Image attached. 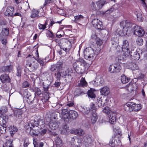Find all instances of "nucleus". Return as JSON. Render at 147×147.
Returning <instances> with one entry per match:
<instances>
[{
  "mask_svg": "<svg viewBox=\"0 0 147 147\" xmlns=\"http://www.w3.org/2000/svg\"><path fill=\"white\" fill-rule=\"evenodd\" d=\"M122 50L123 54L125 56H127L130 55L131 59L134 60H138L140 59V54L136 51L133 50L130 52L129 43L126 40L123 42Z\"/></svg>",
  "mask_w": 147,
  "mask_h": 147,
  "instance_id": "obj_1",
  "label": "nucleus"
},
{
  "mask_svg": "<svg viewBox=\"0 0 147 147\" xmlns=\"http://www.w3.org/2000/svg\"><path fill=\"white\" fill-rule=\"evenodd\" d=\"M120 26L123 28L122 31H118V34L120 36H129L132 32L133 25L127 21H123L120 23Z\"/></svg>",
  "mask_w": 147,
  "mask_h": 147,
  "instance_id": "obj_2",
  "label": "nucleus"
},
{
  "mask_svg": "<svg viewBox=\"0 0 147 147\" xmlns=\"http://www.w3.org/2000/svg\"><path fill=\"white\" fill-rule=\"evenodd\" d=\"M74 67L76 71L79 74L84 73L87 68L89 67V64L84 59H80L79 61L75 62L73 64Z\"/></svg>",
  "mask_w": 147,
  "mask_h": 147,
  "instance_id": "obj_3",
  "label": "nucleus"
},
{
  "mask_svg": "<svg viewBox=\"0 0 147 147\" xmlns=\"http://www.w3.org/2000/svg\"><path fill=\"white\" fill-rule=\"evenodd\" d=\"M62 117L64 119H75L78 117V113L74 110H71L69 112L66 109H63L62 110Z\"/></svg>",
  "mask_w": 147,
  "mask_h": 147,
  "instance_id": "obj_4",
  "label": "nucleus"
},
{
  "mask_svg": "<svg viewBox=\"0 0 147 147\" xmlns=\"http://www.w3.org/2000/svg\"><path fill=\"white\" fill-rule=\"evenodd\" d=\"M103 111L106 114H108L109 122L111 124H114L116 122V113L109 109V107H106L103 109Z\"/></svg>",
  "mask_w": 147,
  "mask_h": 147,
  "instance_id": "obj_5",
  "label": "nucleus"
},
{
  "mask_svg": "<svg viewBox=\"0 0 147 147\" xmlns=\"http://www.w3.org/2000/svg\"><path fill=\"white\" fill-rule=\"evenodd\" d=\"M85 59L89 60L94 59L95 53L94 50L91 48H86L84 52Z\"/></svg>",
  "mask_w": 147,
  "mask_h": 147,
  "instance_id": "obj_6",
  "label": "nucleus"
},
{
  "mask_svg": "<svg viewBox=\"0 0 147 147\" xmlns=\"http://www.w3.org/2000/svg\"><path fill=\"white\" fill-rule=\"evenodd\" d=\"M73 70L71 68H68L62 72V77H65V80L67 82H71L72 78L71 74Z\"/></svg>",
  "mask_w": 147,
  "mask_h": 147,
  "instance_id": "obj_7",
  "label": "nucleus"
},
{
  "mask_svg": "<svg viewBox=\"0 0 147 147\" xmlns=\"http://www.w3.org/2000/svg\"><path fill=\"white\" fill-rule=\"evenodd\" d=\"M132 32H134L135 35L139 37H142L145 34V32L143 29L135 24L133 25V28H132L131 33Z\"/></svg>",
  "mask_w": 147,
  "mask_h": 147,
  "instance_id": "obj_8",
  "label": "nucleus"
},
{
  "mask_svg": "<svg viewBox=\"0 0 147 147\" xmlns=\"http://www.w3.org/2000/svg\"><path fill=\"white\" fill-rule=\"evenodd\" d=\"M121 67L119 63H116L113 65H110L109 68V71L111 73H117L120 71L121 70Z\"/></svg>",
  "mask_w": 147,
  "mask_h": 147,
  "instance_id": "obj_9",
  "label": "nucleus"
},
{
  "mask_svg": "<svg viewBox=\"0 0 147 147\" xmlns=\"http://www.w3.org/2000/svg\"><path fill=\"white\" fill-rule=\"evenodd\" d=\"M92 23L94 27L98 29L101 30L102 28V23L97 19H93Z\"/></svg>",
  "mask_w": 147,
  "mask_h": 147,
  "instance_id": "obj_10",
  "label": "nucleus"
},
{
  "mask_svg": "<svg viewBox=\"0 0 147 147\" xmlns=\"http://www.w3.org/2000/svg\"><path fill=\"white\" fill-rule=\"evenodd\" d=\"M59 125L58 121L54 119L51 120L49 123V126L51 129L55 130L58 128Z\"/></svg>",
  "mask_w": 147,
  "mask_h": 147,
  "instance_id": "obj_11",
  "label": "nucleus"
},
{
  "mask_svg": "<svg viewBox=\"0 0 147 147\" xmlns=\"http://www.w3.org/2000/svg\"><path fill=\"white\" fill-rule=\"evenodd\" d=\"M134 103L128 102L124 105V109L127 111L131 112L134 111Z\"/></svg>",
  "mask_w": 147,
  "mask_h": 147,
  "instance_id": "obj_12",
  "label": "nucleus"
},
{
  "mask_svg": "<svg viewBox=\"0 0 147 147\" xmlns=\"http://www.w3.org/2000/svg\"><path fill=\"white\" fill-rule=\"evenodd\" d=\"M109 144L111 146L117 147L121 146V143L119 139H118L117 140L115 139V138H114L112 139L111 141L109 143Z\"/></svg>",
  "mask_w": 147,
  "mask_h": 147,
  "instance_id": "obj_13",
  "label": "nucleus"
},
{
  "mask_svg": "<svg viewBox=\"0 0 147 147\" xmlns=\"http://www.w3.org/2000/svg\"><path fill=\"white\" fill-rule=\"evenodd\" d=\"M83 140L85 146H88L91 145L92 141L90 136L88 135H86L83 138Z\"/></svg>",
  "mask_w": 147,
  "mask_h": 147,
  "instance_id": "obj_14",
  "label": "nucleus"
},
{
  "mask_svg": "<svg viewBox=\"0 0 147 147\" xmlns=\"http://www.w3.org/2000/svg\"><path fill=\"white\" fill-rule=\"evenodd\" d=\"M40 122L43 123V121L42 120L40 119L39 120L37 119L35 120L34 119V120H32L30 121V123H28L27 127H28L29 124H30V126H32L34 127L35 126H37L38 125H40L41 124H40Z\"/></svg>",
  "mask_w": 147,
  "mask_h": 147,
  "instance_id": "obj_15",
  "label": "nucleus"
},
{
  "mask_svg": "<svg viewBox=\"0 0 147 147\" xmlns=\"http://www.w3.org/2000/svg\"><path fill=\"white\" fill-rule=\"evenodd\" d=\"M14 11V8L11 6H8L4 12V15L6 16H13V13Z\"/></svg>",
  "mask_w": 147,
  "mask_h": 147,
  "instance_id": "obj_16",
  "label": "nucleus"
},
{
  "mask_svg": "<svg viewBox=\"0 0 147 147\" xmlns=\"http://www.w3.org/2000/svg\"><path fill=\"white\" fill-rule=\"evenodd\" d=\"M8 117L7 116L5 115L2 117H0V125H4L5 127H7V123L8 121Z\"/></svg>",
  "mask_w": 147,
  "mask_h": 147,
  "instance_id": "obj_17",
  "label": "nucleus"
},
{
  "mask_svg": "<svg viewBox=\"0 0 147 147\" xmlns=\"http://www.w3.org/2000/svg\"><path fill=\"white\" fill-rule=\"evenodd\" d=\"M71 133L75 135L82 136L84 134V132L82 129H78L74 130H72Z\"/></svg>",
  "mask_w": 147,
  "mask_h": 147,
  "instance_id": "obj_18",
  "label": "nucleus"
},
{
  "mask_svg": "<svg viewBox=\"0 0 147 147\" xmlns=\"http://www.w3.org/2000/svg\"><path fill=\"white\" fill-rule=\"evenodd\" d=\"M100 92L101 94L107 96L110 93L109 89L107 86L104 87L100 89Z\"/></svg>",
  "mask_w": 147,
  "mask_h": 147,
  "instance_id": "obj_19",
  "label": "nucleus"
},
{
  "mask_svg": "<svg viewBox=\"0 0 147 147\" xmlns=\"http://www.w3.org/2000/svg\"><path fill=\"white\" fill-rule=\"evenodd\" d=\"M65 47H63L62 48L61 47V48L66 52H68L71 47V44L70 42L69 41H67L66 42H65Z\"/></svg>",
  "mask_w": 147,
  "mask_h": 147,
  "instance_id": "obj_20",
  "label": "nucleus"
},
{
  "mask_svg": "<svg viewBox=\"0 0 147 147\" xmlns=\"http://www.w3.org/2000/svg\"><path fill=\"white\" fill-rule=\"evenodd\" d=\"M9 33V28H3L0 33V36L7 37Z\"/></svg>",
  "mask_w": 147,
  "mask_h": 147,
  "instance_id": "obj_21",
  "label": "nucleus"
},
{
  "mask_svg": "<svg viewBox=\"0 0 147 147\" xmlns=\"http://www.w3.org/2000/svg\"><path fill=\"white\" fill-rule=\"evenodd\" d=\"M0 79L3 83L9 82L10 80L9 77L6 74L1 75L0 77Z\"/></svg>",
  "mask_w": 147,
  "mask_h": 147,
  "instance_id": "obj_22",
  "label": "nucleus"
},
{
  "mask_svg": "<svg viewBox=\"0 0 147 147\" xmlns=\"http://www.w3.org/2000/svg\"><path fill=\"white\" fill-rule=\"evenodd\" d=\"M13 68V66L10 65L3 67L2 68V69L4 71L6 72H10L12 71Z\"/></svg>",
  "mask_w": 147,
  "mask_h": 147,
  "instance_id": "obj_23",
  "label": "nucleus"
},
{
  "mask_svg": "<svg viewBox=\"0 0 147 147\" xmlns=\"http://www.w3.org/2000/svg\"><path fill=\"white\" fill-rule=\"evenodd\" d=\"M8 128L11 136H12V135H13L18 130L17 127L14 125L9 126Z\"/></svg>",
  "mask_w": 147,
  "mask_h": 147,
  "instance_id": "obj_24",
  "label": "nucleus"
},
{
  "mask_svg": "<svg viewBox=\"0 0 147 147\" xmlns=\"http://www.w3.org/2000/svg\"><path fill=\"white\" fill-rule=\"evenodd\" d=\"M87 85V82L86 81L84 78H82L78 84L79 86L84 87Z\"/></svg>",
  "mask_w": 147,
  "mask_h": 147,
  "instance_id": "obj_25",
  "label": "nucleus"
},
{
  "mask_svg": "<svg viewBox=\"0 0 147 147\" xmlns=\"http://www.w3.org/2000/svg\"><path fill=\"white\" fill-rule=\"evenodd\" d=\"M56 145L57 147H61L63 144L61 140L59 137H57L55 140Z\"/></svg>",
  "mask_w": 147,
  "mask_h": 147,
  "instance_id": "obj_26",
  "label": "nucleus"
},
{
  "mask_svg": "<svg viewBox=\"0 0 147 147\" xmlns=\"http://www.w3.org/2000/svg\"><path fill=\"white\" fill-rule=\"evenodd\" d=\"M0 41L2 44L3 45V47L5 49L6 47V45L7 44V37L0 36Z\"/></svg>",
  "mask_w": 147,
  "mask_h": 147,
  "instance_id": "obj_27",
  "label": "nucleus"
},
{
  "mask_svg": "<svg viewBox=\"0 0 147 147\" xmlns=\"http://www.w3.org/2000/svg\"><path fill=\"white\" fill-rule=\"evenodd\" d=\"M35 98V96L30 95L27 97L26 101L29 104H31L33 103V102Z\"/></svg>",
  "mask_w": 147,
  "mask_h": 147,
  "instance_id": "obj_28",
  "label": "nucleus"
},
{
  "mask_svg": "<svg viewBox=\"0 0 147 147\" xmlns=\"http://www.w3.org/2000/svg\"><path fill=\"white\" fill-rule=\"evenodd\" d=\"M48 21H49L48 20H46L45 23L43 24L39 23L38 25L39 29L40 30H44L46 28V26L47 24Z\"/></svg>",
  "mask_w": 147,
  "mask_h": 147,
  "instance_id": "obj_29",
  "label": "nucleus"
},
{
  "mask_svg": "<svg viewBox=\"0 0 147 147\" xmlns=\"http://www.w3.org/2000/svg\"><path fill=\"white\" fill-rule=\"evenodd\" d=\"M13 140L10 139L9 140H7L5 144L3 146V147H13L12 144Z\"/></svg>",
  "mask_w": 147,
  "mask_h": 147,
  "instance_id": "obj_30",
  "label": "nucleus"
},
{
  "mask_svg": "<svg viewBox=\"0 0 147 147\" xmlns=\"http://www.w3.org/2000/svg\"><path fill=\"white\" fill-rule=\"evenodd\" d=\"M74 22L77 23L82 20L84 18V17L81 15H78L74 16Z\"/></svg>",
  "mask_w": 147,
  "mask_h": 147,
  "instance_id": "obj_31",
  "label": "nucleus"
},
{
  "mask_svg": "<svg viewBox=\"0 0 147 147\" xmlns=\"http://www.w3.org/2000/svg\"><path fill=\"white\" fill-rule=\"evenodd\" d=\"M113 47L116 48L118 46V42L117 39L115 38H112L111 40Z\"/></svg>",
  "mask_w": 147,
  "mask_h": 147,
  "instance_id": "obj_32",
  "label": "nucleus"
},
{
  "mask_svg": "<svg viewBox=\"0 0 147 147\" xmlns=\"http://www.w3.org/2000/svg\"><path fill=\"white\" fill-rule=\"evenodd\" d=\"M39 12V11L38 10L34 9V10L32 12L30 17L32 18L38 17V13Z\"/></svg>",
  "mask_w": 147,
  "mask_h": 147,
  "instance_id": "obj_33",
  "label": "nucleus"
},
{
  "mask_svg": "<svg viewBox=\"0 0 147 147\" xmlns=\"http://www.w3.org/2000/svg\"><path fill=\"white\" fill-rule=\"evenodd\" d=\"M105 0H99L96 2L97 6L98 9L101 8L105 3Z\"/></svg>",
  "mask_w": 147,
  "mask_h": 147,
  "instance_id": "obj_34",
  "label": "nucleus"
},
{
  "mask_svg": "<svg viewBox=\"0 0 147 147\" xmlns=\"http://www.w3.org/2000/svg\"><path fill=\"white\" fill-rule=\"evenodd\" d=\"M80 111L84 115H87L90 112V110L87 109V108H84V107H81L80 108Z\"/></svg>",
  "mask_w": 147,
  "mask_h": 147,
  "instance_id": "obj_35",
  "label": "nucleus"
},
{
  "mask_svg": "<svg viewBox=\"0 0 147 147\" xmlns=\"http://www.w3.org/2000/svg\"><path fill=\"white\" fill-rule=\"evenodd\" d=\"M97 118L96 113H93L91 117V122L92 124H94L96 121Z\"/></svg>",
  "mask_w": 147,
  "mask_h": 147,
  "instance_id": "obj_36",
  "label": "nucleus"
},
{
  "mask_svg": "<svg viewBox=\"0 0 147 147\" xmlns=\"http://www.w3.org/2000/svg\"><path fill=\"white\" fill-rule=\"evenodd\" d=\"M143 40L141 37H139L137 38L136 42L138 46H142L143 45Z\"/></svg>",
  "mask_w": 147,
  "mask_h": 147,
  "instance_id": "obj_37",
  "label": "nucleus"
},
{
  "mask_svg": "<svg viewBox=\"0 0 147 147\" xmlns=\"http://www.w3.org/2000/svg\"><path fill=\"white\" fill-rule=\"evenodd\" d=\"M62 20L59 21L55 22L54 20H51L50 22L49 25H48L49 26V28H51L55 24L58 23L59 25L61 24L62 21Z\"/></svg>",
  "mask_w": 147,
  "mask_h": 147,
  "instance_id": "obj_38",
  "label": "nucleus"
},
{
  "mask_svg": "<svg viewBox=\"0 0 147 147\" xmlns=\"http://www.w3.org/2000/svg\"><path fill=\"white\" fill-rule=\"evenodd\" d=\"M16 75L18 76H20L22 73V69L21 66L18 65L16 67Z\"/></svg>",
  "mask_w": 147,
  "mask_h": 147,
  "instance_id": "obj_39",
  "label": "nucleus"
},
{
  "mask_svg": "<svg viewBox=\"0 0 147 147\" xmlns=\"http://www.w3.org/2000/svg\"><path fill=\"white\" fill-rule=\"evenodd\" d=\"M129 79L124 75H123L121 76V82L123 84L127 83L129 81Z\"/></svg>",
  "mask_w": 147,
  "mask_h": 147,
  "instance_id": "obj_40",
  "label": "nucleus"
},
{
  "mask_svg": "<svg viewBox=\"0 0 147 147\" xmlns=\"http://www.w3.org/2000/svg\"><path fill=\"white\" fill-rule=\"evenodd\" d=\"M47 37L53 39L55 37V35L50 30L47 31L46 33Z\"/></svg>",
  "mask_w": 147,
  "mask_h": 147,
  "instance_id": "obj_41",
  "label": "nucleus"
},
{
  "mask_svg": "<svg viewBox=\"0 0 147 147\" xmlns=\"http://www.w3.org/2000/svg\"><path fill=\"white\" fill-rule=\"evenodd\" d=\"M60 69V66L58 65H52L51 70L52 71H56Z\"/></svg>",
  "mask_w": 147,
  "mask_h": 147,
  "instance_id": "obj_42",
  "label": "nucleus"
},
{
  "mask_svg": "<svg viewBox=\"0 0 147 147\" xmlns=\"http://www.w3.org/2000/svg\"><path fill=\"white\" fill-rule=\"evenodd\" d=\"M88 95L89 97L92 98H95L96 95L94 93L93 91L91 89L88 91Z\"/></svg>",
  "mask_w": 147,
  "mask_h": 147,
  "instance_id": "obj_43",
  "label": "nucleus"
},
{
  "mask_svg": "<svg viewBox=\"0 0 147 147\" xmlns=\"http://www.w3.org/2000/svg\"><path fill=\"white\" fill-rule=\"evenodd\" d=\"M27 127L28 128L29 127L30 128V134L31 136H36L37 134V133L36 131L32 129V128L30 127V124H29L28 125V127Z\"/></svg>",
  "mask_w": 147,
  "mask_h": 147,
  "instance_id": "obj_44",
  "label": "nucleus"
},
{
  "mask_svg": "<svg viewBox=\"0 0 147 147\" xmlns=\"http://www.w3.org/2000/svg\"><path fill=\"white\" fill-rule=\"evenodd\" d=\"M134 111H137L140 110L141 108V105L140 104H136L134 103Z\"/></svg>",
  "mask_w": 147,
  "mask_h": 147,
  "instance_id": "obj_45",
  "label": "nucleus"
},
{
  "mask_svg": "<svg viewBox=\"0 0 147 147\" xmlns=\"http://www.w3.org/2000/svg\"><path fill=\"white\" fill-rule=\"evenodd\" d=\"M35 92V94H36L38 96L40 95L42 93L40 89L38 87H35L33 91Z\"/></svg>",
  "mask_w": 147,
  "mask_h": 147,
  "instance_id": "obj_46",
  "label": "nucleus"
},
{
  "mask_svg": "<svg viewBox=\"0 0 147 147\" xmlns=\"http://www.w3.org/2000/svg\"><path fill=\"white\" fill-rule=\"evenodd\" d=\"M90 109L91 110H90V112L91 111H92L93 113H96V108L95 107L94 104L93 103H91L90 105Z\"/></svg>",
  "mask_w": 147,
  "mask_h": 147,
  "instance_id": "obj_47",
  "label": "nucleus"
},
{
  "mask_svg": "<svg viewBox=\"0 0 147 147\" xmlns=\"http://www.w3.org/2000/svg\"><path fill=\"white\" fill-rule=\"evenodd\" d=\"M96 42L97 45L99 46H101L103 43L102 40L98 37L96 38Z\"/></svg>",
  "mask_w": 147,
  "mask_h": 147,
  "instance_id": "obj_48",
  "label": "nucleus"
},
{
  "mask_svg": "<svg viewBox=\"0 0 147 147\" xmlns=\"http://www.w3.org/2000/svg\"><path fill=\"white\" fill-rule=\"evenodd\" d=\"M7 127H5L4 125H1L0 127V133L3 134L6 132V128Z\"/></svg>",
  "mask_w": 147,
  "mask_h": 147,
  "instance_id": "obj_49",
  "label": "nucleus"
},
{
  "mask_svg": "<svg viewBox=\"0 0 147 147\" xmlns=\"http://www.w3.org/2000/svg\"><path fill=\"white\" fill-rule=\"evenodd\" d=\"M62 72H60L58 71L57 73L55 74V75L56 76V78L59 81L61 77H62Z\"/></svg>",
  "mask_w": 147,
  "mask_h": 147,
  "instance_id": "obj_50",
  "label": "nucleus"
},
{
  "mask_svg": "<svg viewBox=\"0 0 147 147\" xmlns=\"http://www.w3.org/2000/svg\"><path fill=\"white\" fill-rule=\"evenodd\" d=\"M7 111V108L6 106L2 107L1 109L0 110V113L1 114L6 113Z\"/></svg>",
  "mask_w": 147,
  "mask_h": 147,
  "instance_id": "obj_51",
  "label": "nucleus"
},
{
  "mask_svg": "<svg viewBox=\"0 0 147 147\" xmlns=\"http://www.w3.org/2000/svg\"><path fill=\"white\" fill-rule=\"evenodd\" d=\"M23 8L25 11L30 8L29 3L26 1L25 3H24Z\"/></svg>",
  "mask_w": 147,
  "mask_h": 147,
  "instance_id": "obj_52",
  "label": "nucleus"
},
{
  "mask_svg": "<svg viewBox=\"0 0 147 147\" xmlns=\"http://www.w3.org/2000/svg\"><path fill=\"white\" fill-rule=\"evenodd\" d=\"M30 144L28 139H25L24 140L23 146L24 147H27L29 144Z\"/></svg>",
  "mask_w": 147,
  "mask_h": 147,
  "instance_id": "obj_53",
  "label": "nucleus"
},
{
  "mask_svg": "<svg viewBox=\"0 0 147 147\" xmlns=\"http://www.w3.org/2000/svg\"><path fill=\"white\" fill-rule=\"evenodd\" d=\"M54 0H45V2L43 5V7H45L47 4L53 2Z\"/></svg>",
  "mask_w": 147,
  "mask_h": 147,
  "instance_id": "obj_54",
  "label": "nucleus"
},
{
  "mask_svg": "<svg viewBox=\"0 0 147 147\" xmlns=\"http://www.w3.org/2000/svg\"><path fill=\"white\" fill-rule=\"evenodd\" d=\"M132 65V66L131 67V68L133 70H135L138 69V67L137 64L133 63Z\"/></svg>",
  "mask_w": 147,
  "mask_h": 147,
  "instance_id": "obj_55",
  "label": "nucleus"
},
{
  "mask_svg": "<svg viewBox=\"0 0 147 147\" xmlns=\"http://www.w3.org/2000/svg\"><path fill=\"white\" fill-rule=\"evenodd\" d=\"M15 115L18 116V117H20L22 114V112L20 110L15 111Z\"/></svg>",
  "mask_w": 147,
  "mask_h": 147,
  "instance_id": "obj_56",
  "label": "nucleus"
},
{
  "mask_svg": "<svg viewBox=\"0 0 147 147\" xmlns=\"http://www.w3.org/2000/svg\"><path fill=\"white\" fill-rule=\"evenodd\" d=\"M35 59L37 60L38 63H40L41 66H42L44 65V62L42 59L39 58H38L37 59Z\"/></svg>",
  "mask_w": 147,
  "mask_h": 147,
  "instance_id": "obj_57",
  "label": "nucleus"
},
{
  "mask_svg": "<svg viewBox=\"0 0 147 147\" xmlns=\"http://www.w3.org/2000/svg\"><path fill=\"white\" fill-rule=\"evenodd\" d=\"M29 87V84L28 82L25 81L24 82L22 85V87L23 88H27Z\"/></svg>",
  "mask_w": 147,
  "mask_h": 147,
  "instance_id": "obj_58",
  "label": "nucleus"
},
{
  "mask_svg": "<svg viewBox=\"0 0 147 147\" xmlns=\"http://www.w3.org/2000/svg\"><path fill=\"white\" fill-rule=\"evenodd\" d=\"M136 16L137 18V20L139 21H142V15L140 13H138L136 15Z\"/></svg>",
  "mask_w": 147,
  "mask_h": 147,
  "instance_id": "obj_59",
  "label": "nucleus"
},
{
  "mask_svg": "<svg viewBox=\"0 0 147 147\" xmlns=\"http://www.w3.org/2000/svg\"><path fill=\"white\" fill-rule=\"evenodd\" d=\"M77 142L76 144H77L78 145V146L81 147L82 146V140L80 139H76Z\"/></svg>",
  "mask_w": 147,
  "mask_h": 147,
  "instance_id": "obj_60",
  "label": "nucleus"
},
{
  "mask_svg": "<svg viewBox=\"0 0 147 147\" xmlns=\"http://www.w3.org/2000/svg\"><path fill=\"white\" fill-rule=\"evenodd\" d=\"M61 84V82H59L55 81L54 83L55 86L57 88H58Z\"/></svg>",
  "mask_w": 147,
  "mask_h": 147,
  "instance_id": "obj_61",
  "label": "nucleus"
},
{
  "mask_svg": "<svg viewBox=\"0 0 147 147\" xmlns=\"http://www.w3.org/2000/svg\"><path fill=\"white\" fill-rule=\"evenodd\" d=\"M144 77V75L142 74H140L138 75L137 78L138 80H141V79H143Z\"/></svg>",
  "mask_w": 147,
  "mask_h": 147,
  "instance_id": "obj_62",
  "label": "nucleus"
},
{
  "mask_svg": "<svg viewBox=\"0 0 147 147\" xmlns=\"http://www.w3.org/2000/svg\"><path fill=\"white\" fill-rule=\"evenodd\" d=\"M61 32L63 34H59V32H58L57 33L58 34H57L56 35V37H58V38H60L63 36H64L63 32Z\"/></svg>",
  "mask_w": 147,
  "mask_h": 147,
  "instance_id": "obj_63",
  "label": "nucleus"
},
{
  "mask_svg": "<svg viewBox=\"0 0 147 147\" xmlns=\"http://www.w3.org/2000/svg\"><path fill=\"white\" fill-rule=\"evenodd\" d=\"M91 7L92 10H94L96 9L95 4L93 2H92L91 4Z\"/></svg>",
  "mask_w": 147,
  "mask_h": 147,
  "instance_id": "obj_64",
  "label": "nucleus"
}]
</instances>
